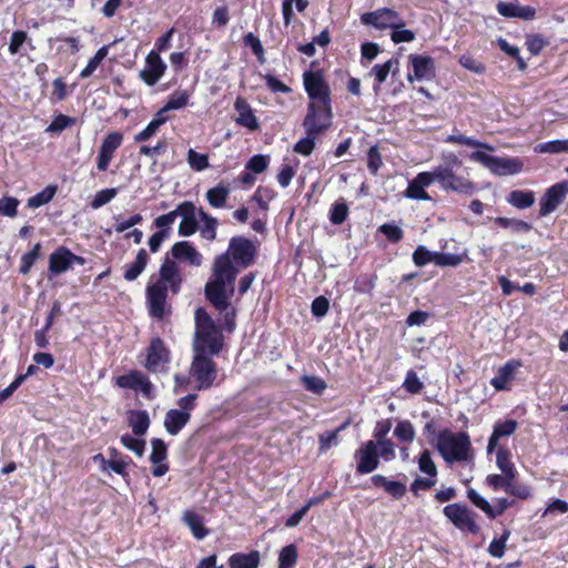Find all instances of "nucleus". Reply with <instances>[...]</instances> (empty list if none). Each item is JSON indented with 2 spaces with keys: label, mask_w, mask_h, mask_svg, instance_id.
Returning <instances> with one entry per match:
<instances>
[{
  "label": "nucleus",
  "mask_w": 568,
  "mask_h": 568,
  "mask_svg": "<svg viewBox=\"0 0 568 568\" xmlns=\"http://www.w3.org/2000/svg\"><path fill=\"white\" fill-rule=\"evenodd\" d=\"M256 255V246L250 239L233 236L226 251L214 257L211 275L204 286V295L216 311L222 312L230 307L239 273L253 265Z\"/></svg>",
  "instance_id": "f257e3e1"
},
{
  "label": "nucleus",
  "mask_w": 568,
  "mask_h": 568,
  "mask_svg": "<svg viewBox=\"0 0 568 568\" xmlns=\"http://www.w3.org/2000/svg\"><path fill=\"white\" fill-rule=\"evenodd\" d=\"M183 284V275L176 262L168 256L162 261L158 277L152 275L145 288L148 311L151 317L163 320L171 313L166 300L169 293L178 295Z\"/></svg>",
  "instance_id": "f03ea898"
},
{
  "label": "nucleus",
  "mask_w": 568,
  "mask_h": 568,
  "mask_svg": "<svg viewBox=\"0 0 568 568\" xmlns=\"http://www.w3.org/2000/svg\"><path fill=\"white\" fill-rule=\"evenodd\" d=\"M440 159L442 163L430 171L434 182H438L444 191L465 195L474 194L477 190L476 183L467 176L456 174V169L463 165L458 155L454 152H444Z\"/></svg>",
  "instance_id": "7ed1b4c3"
},
{
  "label": "nucleus",
  "mask_w": 568,
  "mask_h": 568,
  "mask_svg": "<svg viewBox=\"0 0 568 568\" xmlns=\"http://www.w3.org/2000/svg\"><path fill=\"white\" fill-rule=\"evenodd\" d=\"M195 333L193 352L199 354L219 355L224 345L222 328L219 327L204 307L194 313Z\"/></svg>",
  "instance_id": "20e7f679"
},
{
  "label": "nucleus",
  "mask_w": 568,
  "mask_h": 568,
  "mask_svg": "<svg viewBox=\"0 0 568 568\" xmlns=\"http://www.w3.org/2000/svg\"><path fill=\"white\" fill-rule=\"evenodd\" d=\"M356 474H371L379 467L381 458L390 462L396 458L395 444L392 439L381 442L367 440L354 453Z\"/></svg>",
  "instance_id": "39448f33"
},
{
  "label": "nucleus",
  "mask_w": 568,
  "mask_h": 568,
  "mask_svg": "<svg viewBox=\"0 0 568 568\" xmlns=\"http://www.w3.org/2000/svg\"><path fill=\"white\" fill-rule=\"evenodd\" d=\"M435 448L448 464L466 462L471 457L470 437L465 432L439 430Z\"/></svg>",
  "instance_id": "423d86ee"
},
{
  "label": "nucleus",
  "mask_w": 568,
  "mask_h": 568,
  "mask_svg": "<svg viewBox=\"0 0 568 568\" xmlns=\"http://www.w3.org/2000/svg\"><path fill=\"white\" fill-rule=\"evenodd\" d=\"M213 356L199 353L193 354L189 375L194 382L195 390H207L214 386L217 378V364L213 361Z\"/></svg>",
  "instance_id": "0eeeda50"
},
{
  "label": "nucleus",
  "mask_w": 568,
  "mask_h": 568,
  "mask_svg": "<svg viewBox=\"0 0 568 568\" xmlns=\"http://www.w3.org/2000/svg\"><path fill=\"white\" fill-rule=\"evenodd\" d=\"M303 84L310 99L308 102L327 106L332 104V90L322 69L305 71L303 73Z\"/></svg>",
  "instance_id": "6e6552de"
},
{
  "label": "nucleus",
  "mask_w": 568,
  "mask_h": 568,
  "mask_svg": "<svg viewBox=\"0 0 568 568\" xmlns=\"http://www.w3.org/2000/svg\"><path fill=\"white\" fill-rule=\"evenodd\" d=\"M333 109L332 104H318L314 102L307 103L306 115L303 120L305 132L320 136L325 133L332 125Z\"/></svg>",
  "instance_id": "1a4fd4ad"
},
{
  "label": "nucleus",
  "mask_w": 568,
  "mask_h": 568,
  "mask_svg": "<svg viewBox=\"0 0 568 568\" xmlns=\"http://www.w3.org/2000/svg\"><path fill=\"white\" fill-rule=\"evenodd\" d=\"M473 162L480 163L495 175L517 174L523 170V162L519 159L499 158L487 154L483 151H474L469 154Z\"/></svg>",
  "instance_id": "9d476101"
},
{
  "label": "nucleus",
  "mask_w": 568,
  "mask_h": 568,
  "mask_svg": "<svg viewBox=\"0 0 568 568\" xmlns=\"http://www.w3.org/2000/svg\"><path fill=\"white\" fill-rule=\"evenodd\" d=\"M444 516L460 531L478 535L479 525L476 523L477 514L460 503L449 504L443 509Z\"/></svg>",
  "instance_id": "9b49d317"
},
{
  "label": "nucleus",
  "mask_w": 568,
  "mask_h": 568,
  "mask_svg": "<svg viewBox=\"0 0 568 568\" xmlns=\"http://www.w3.org/2000/svg\"><path fill=\"white\" fill-rule=\"evenodd\" d=\"M361 22L365 26H373L378 30L399 29L406 26L399 13L390 8L365 12L361 16Z\"/></svg>",
  "instance_id": "f8f14e48"
},
{
  "label": "nucleus",
  "mask_w": 568,
  "mask_h": 568,
  "mask_svg": "<svg viewBox=\"0 0 568 568\" xmlns=\"http://www.w3.org/2000/svg\"><path fill=\"white\" fill-rule=\"evenodd\" d=\"M568 195V181L556 183L548 187L539 200V216L544 217L555 212Z\"/></svg>",
  "instance_id": "ddd939ff"
},
{
  "label": "nucleus",
  "mask_w": 568,
  "mask_h": 568,
  "mask_svg": "<svg viewBox=\"0 0 568 568\" xmlns=\"http://www.w3.org/2000/svg\"><path fill=\"white\" fill-rule=\"evenodd\" d=\"M408 63L412 67L413 73L407 74L408 82L430 81L436 75L435 60L425 54L412 53L408 55Z\"/></svg>",
  "instance_id": "4468645a"
},
{
  "label": "nucleus",
  "mask_w": 568,
  "mask_h": 568,
  "mask_svg": "<svg viewBox=\"0 0 568 568\" xmlns=\"http://www.w3.org/2000/svg\"><path fill=\"white\" fill-rule=\"evenodd\" d=\"M171 359V352L159 336L152 337L146 348V361L144 367L152 373L160 371Z\"/></svg>",
  "instance_id": "2eb2a0df"
},
{
  "label": "nucleus",
  "mask_w": 568,
  "mask_h": 568,
  "mask_svg": "<svg viewBox=\"0 0 568 568\" xmlns=\"http://www.w3.org/2000/svg\"><path fill=\"white\" fill-rule=\"evenodd\" d=\"M123 142V134L120 131H112L103 139L97 159V168L99 171L104 172L108 170L114 152L121 146Z\"/></svg>",
  "instance_id": "dca6fc26"
},
{
  "label": "nucleus",
  "mask_w": 568,
  "mask_h": 568,
  "mask_svg": "<svg viewBox=\"0 0 568 568\" xmlns=\"http://www.w3.org/2000/svg\"><path fill=\"white\" fill-rule=\"evenodd\" d=\"M166 64L158 52L152 50L145 58V67L140 71V79L148 85H155L164 75Z\"/></svg>",
  "instance_id": "f3484780"
},
{
  "label": "nucleus",
  "mask_w": 568,
  "mask_h": 568,
  "mask_svg": "<svg viewBox=\"0 0 568 568\" xmlns=\"http://www.w3.org/2000/svg\"><path fill=\"white\" fill-rule=\"evenodd\" d=\"M197 215L199 210L193 202L183 201L178 205V216L182 217L179 225L181 236H191L199 230Z\"/></svg>",
  "instance_id": "a211bd4d"
},
{
  "label": "nucleus",
  "mask_w": 568,
  "mask_h": 568,
  "mask_svg": "<svg viewBox=\"0 0 568 568\" xmlns=\"http://www.w3.org/2000/svg\"><path fill=\"white\" fill-rule=\"evenodd\" d=\"M115 385L123 389L141 390L149 396L152 390V383L140 371H130L128 374L120 375L115 378Z\"/></svg>",
  "instance_id": "6ab92c4d"
},
{
  "label": "nucleus",
  "mask_w": 568,
  "mask_h": 568,
  "mask_svg": "<svg viewBox=\"0 0 568 568\" xmlns=\"http://www.w3.org/2000/svg\"><path fill=\"white\" fill-rule=\"evenodd\" d=\"M434 182L430 171L418 173L407 185L405 196L412 200L429 201L430 196L425 191Z\"/></svg>",
  "instance_id": "aec40b11"
},
{
  "label": "nucleus",
  "mask_w": 568,
  "mask_h": 568,
  "mask_svg": "<svg viewBox=\"0 0 568 568\" xmlns=\"http://www.w3.org/2000/svg\"><path fill=\"white\" fill-rule=\"evenodd\" d=\"M151 446L150 462L154 465L152 475L154 477H162L169 471V464L165 463L168 458V446L161 438H152Z\"/></svg>",
  "instance_id": "412c9836"
},
{
  "label": "nucleus",
  "mask_w": 568,
  "mask_h": 568,
  "mask_svg": "<svg viewBox=\"0 0 568 568\" xmlns=\"http://www.w3.org/2000/svg\"><path fill=\"white\" fill-rule=\"evenodd\" d=\"M234 110L239 114L235 119L237 125L246 128L250 131H256L260 129L258 120L246 99L237 97L234 102Z\"/></svg>",
  "instance_id": "4be33fe9"
},
{
  "label": "nucleus",
  "mask_w": 568,
  "mask_h": 568,
  "mask_svg": "<svg viewBox=\"0 0 568 568\" xmlns=\"http://www.w3.org/2000/svg\"><path fill=\"white\" fill-rule=\"evenodd\" d=\"M171 254L174 260L185 261L193 266H200L203 260L202 254L187 241L173 244Z\"/></svg>",
  "instance_id": "5701e85b"
},
{
  "label": "nucleus",
  "mask_w": 568,
  "mask_h": 568,
  "mask_svg": "<svg viewBox=\"0 0 568 568\" xmlns=\"http://www.w3.org/2000/svg\"><path fill=\"white\" fill-rule=\"evenodd\" d=\"M523 363L519 359H510L506 362L491 378L490 384L496 390L508 389V383L514 379L515 372L521 367Z\"/></svg>",
  "instance_id": "b1692460"
},
{
  "label": "nucleus",
  "mask_w": 568,
  "mask_h": 568,
  "mask_svg": "<svg viewBox=\"0 0 568 568\" xmlns=\"http://www.w3.org/2000/svg\"><path fill=\"white\" fill-rule=\"evenodd\" d=\"M71 268L70 250L67 246H59L49 256L48 272L50 276L60 275Z\"/></svg>",
  "instance_id": "393cba45"
},
{
  "label": "nucleus",
  "mask_w": 568,
  "mask_h": 568,
  "mask_svg": "<svg viewBox=\"0 0 568 568\" xmlns=\"http://www.w3.org/2000/svg\"><path fill=\"white\" fill-rule=\"evenodd\" d=\"M190 419L191 414L189 412L171 408L165 413L163 425L170 435L176 436L187 425Z\"/></svg>",
  "instance_id": "a878e982"
},
{
  "label": "nucleus",
  "mask_w": 568,
  "mask_h": 568,
  "mask_svg": "<svg viewBox=\"0 0 568 568\" xmlns=\"http://www.w3.org/2000/svg\"><path fill=\"white\" fill-rule=\"evenodd\" d=\"M369 480L374 487L383 488L394 499H400L407 493V487L404 483L390 480L381 474L373 475Z\"/></svg>",
  "instance_id": "bb28decb"
},
{
  "label": "nucleus",
  "mask_w": 568,
  "mask_h": 568,
  "mask_svg": "<svg viewBox=\"0 0 568 568\" xmlns=\"http://www.w3.org/2000/svg\"><path fill=\"white\" fill-rule=\"evenodd\" d=\"M518 427V423L515 419H506L498 422L494 425L493 433L488 438L487 453L491 454L497 447L498 442L501 437L513 435Z\"/></svg>",
  "instance_id": "cd10ccee"
},
{
  "label": "nucleus",
  "mask_w": 568,
  "mask_h": 568,
  "mask_svg": "<svg viewBox=\"0 0 568 568\" xmlns=\"http://www.w3.org/2000/svg\"><path fill=\"white\" fill-rule=\"evenodd\" d=\"M150 261L149 254L144 248H140L134 261L124 266L123 277L128 282L135 281L145 270Z\"/></svg>",
  "instance_id": "c85d7f7f"
},
{
  "label": "nucleus",
  "mask_w": 568,
  "mask_h": 568,
  "mask_svg": "<svg viewBox=\"0 0 568 568\" xmlns=\"http://www.w3.org/2000/svg\"><path fill=\"white\" fill-rule=\"evenodd\" d=\"M260 552L257 550H251L250 552H235L229 558L230 568H258L260 565Z\"/></svg>",
  "instance_id": "c756f323"
},
{
  "label": "nucleus",
  "mask_w": 568,
  "mask_h": 568,
  "mask_svg": "<svg viewBox=\"0 0 568 568\" xmlns=\"http://www.w3.org/2000/svg\"><path fill=\"white\" fill-rule=\"evenodd\" d=\"M128 422L135 436H143L149 429L150 416L146 410L133 409L128 413Z\"/></svg>",
  "instance_id": "7c9ffc66"
},
{
  "label": "nucleus",
  "mask_w": 568,
  "mask_h": 568,
  "mask_svg": "<svg viewBox=\"0 0 568 568\" xmlns=\"http://www.w3.org/2000/svg\"><path fill=\"white\" fill-rule=\"evenodd\" d=\"M183 521L191 529L192 535L197 540L205 538L210 532V530L204 526L203 518L193 510L184 511Z\"/></svg>",
  "instance_id": "2f4dec72"
},
{
  "label": "nucleus",
  "mask_w": 568,
  "mask_h": 568,
  "mask_svg": "<svg viewBox=\"0 0 568 568\" xmlns=\"http://www.w3.org/2000/svg\"><path fill=\"white\" fill-rule=\"evenodd\" d=\"M230 187L229 185L220 182L214 187H211L206 191V200L209 204L214 209H222L226 205L227 199L230 196Z\"/></svg>",
  "instance_id": "473e14b6"
},
{
  "label": "nucleus",
  "mask_w": 568,
  "mask_h": 568,
  "mask_svg": "<svg viewBox=\"0 0 568 568\" xmlns=\"http://www.w3.org/2000/svg\"><path fill=\"white\" fill-rule=\"evenodd\" d=\"M394 64H397V57H393L384 63L375 64L369 74L374 75V92L378 93L381 84L384 83L393 70Z\"/></svg>",
  "instance_id": "72a5a7b5"
},
{
  "label": "nucleus",
  "mask_w": 568,
  "mask_h": 568,
  "mask_svg": "<svg viewBox=\"0 0 568 568\" xmlns=\"http://www.w3.org/2000/svg\"><path fill=\"white\" fill-rule=\"evenodd\" d=\"M496 464L500 471L508 478L516 477L517 471L511 462V453L507 447L499 446L496 448Z\"/></svg>",
  "instance_id": "f704fd0d"
},
{
  "label": "nucleus",
  "mask_w": 568,
  "mask_h": 568,
  "mask_svg": "<svg viewBox=\"0 0 568 568\" xmlns=\"http://www.w3.org/2000/svg\"><path fill=\"white\" fill-rule=\"evenodd\" d=\"M199 217L203 222V225L200 229L201 236L210 242L216 240V230L219 225L217 219L207 214L202 207L199 209Z\"/></svg>",
  "instance_id": "c9c22d12"
},
{
  "label": "nucleus",
  "mask_w": 568,
  "mask_h": 568,
  "mask_svg": "<svg viewBox=\"0 0 568 568\" xmlns=\"http://www.w3.org/2000/svg\"><path fill=\"white\" fill-rule=\"evenodd\" d=\"M507 202L519 210L530 207L535 203L532 191L514 190L507 196Z\"/></svg>",
  "instance_id": "e433bc0d"
},
{
  "label": "nucleus",
  "mask_w": 568,
  "mask_h": 568,
  "mask_svg": "<svg viewBox=\"0 0 568 568\" xmlns=\"http://www.w3.org/2000/svg\"><path fill=\"white\" fill-rule=\"evenodd\" d=\"M349 425V420L347 419L341 426H338L334 430H326L318 436V453L323 454L327 452L333 445H337L338 443V434L344 430Z\"/></svg>",
  "instance_id": "4c0bfd02"
},
{
  "label": "nucleus",
  "mask_w": 568,
  "mask_h": 568,
  "mask_svg": "<svg viewBox=\"0 0 568 568\" xmlns=\"http://www.w3.org/2000/svg\"><path fill=\"white\" fill-rule=\"evenodd\" d=\"M58 192V185L49 184L42 191L28 199L27 205L31 209H38L52 201Z\"/></svg>",
  "instance_id": "58836bf2"
},
{
  "label": "nucleus",
  "mask_w": 568,
  "mask_h": 568,
  "mask_svg": "<svg viewBox=\"0 0 568 568\" xmlns=\"http://www.w3.org/2000/svg\"><path fill=\"white\" fill-rule=\"evenodd\" d=\"M41 243H36L30 251L24 253L20 260L19 272L23 275L30 273L34 263L41 257Z\"/></svg>",
  "instance_id": "ea45409f"
},
{
  "label": "nucleus",
  "mask_w": 568,
  "mask_h": 568,
  "mask_svg": "<svg viewBox=\"0 0 568 568\" xmlns=\"http://www.w3.org/2000/svg\"><path fill=\"white\" fill-rule=\"evenodd\" d=\"M297 559V547L294 544L286 545L280 550L277 568H294Z\"/></svg>",
  "instance_id": "a19ab883"
},
{
  "label": "nucleus",
  "mask_w": 568,
  "mask_h": 568,
  "mask_svg": "<svg viewBox=\"0 0 568 568\" xmlns=\"http://www.w3.org/2000/svg\"><path fill=\"white\" fill-rule=\"evenodd\" d=\"M445 142L452 143V144H459V145H466V146H470V148L494 151V148L490 144H488L486 142L478 141L470 136H466L464 134H450L445 139Z\"/></svg>",
  "instance_id": "79ce46f5"
},
{
  "label": "nucleus",
  "mask_w": 568,
  "mask_h": 568,
  "mask_svg": "<svg viewBox=\"0 0 568 568\" xmlns=\"http://www.w3.org/2000/svg\"><path fill=\"white\" fill-rule=\"evenodd\" d=\"M348 205L346 204L344 199H339L334 202L329 210V221L334 225L343 224L348 217Z\"/></svg>",
  "instance_id": "37998d69"
},
{
  "label": "nucleus",
  "mask_w": 568,
  "mask_h": 568,
  "mask_svg": "<svg viewBox=\"0 0 568 568\" xmlns=\"http://www.w3.org/2000/svg\"><path fill=\"white\" fill-rule=\"evenodd\" d=\"M494 223L503 229L510 227L516 233H527L531 230V224L518 219L498 216L494 219Z\"/></svg>",
  "instance_id": "c03bdc74"
},
{
  "label": "nucleus",
  "mask_w": 568,
  "mask_h": 568,
  "mask_svg": "<svg viewBox=\"0 0 568 568\" xmlns=\"http://www.w3.org/2000/svg\"><path fill=\"white\" fill-rule=\"evenodd\" d=\"M293 4H295L298 12H304L308 7L307 0H283L282 13L285 26H290L294 18Z\"/></svg>",
  "instance_id": "a18cd8bd"
},
{
  "label": "nucleus",
  "mask_w": 568,
  "mask_h": 568,
  "mask_svg": "<svg viewBox=\"0 0 568 568\" xmlns=\"http://www.w3.org/2000/svg\"><path fill=\"white\" fill-rule=\"evenodd\" d=\"M277 195L276 191L270 186H263V185H260L253 196H252V200L255 201L258 205V207L262 210V211H267L268 210V202H271L272 200L275 199V196Z\"/></svg>",
  "instance_id": "49530a36"
},
{
  "label": "nucleus",
  "mask_w": 568,
  "mask_h": 568,
  "mask_svg": "<svg viewBox=\"0 0 568 568\" xmlns=\"http://www.w3.org/2000/svg\"><path fill=\"white\" fill-rule=\"evenodd\" d=\"M243 44L251 49L260 63L265 62V51L258 37L253 32H248L243 37Z\"/></svg>",
  "instance_id": "de8ad7c7"
},
{
  "label": "nucleus",
  "mask_w": 568,
  "mask_h": 568,
  "mask_svg": "<svg viewBox=\"0 0 568 568\" xmlns=\"http://www.w3.org/2000/svg\"><path fill=\"white\" fill-rule=\"evenodd\" d=\"M77 119L62 113H59L53 118L51 123L47 126L45 132L48 133H61L63 130L74 125Z\"/></svg>",
  "instance_id": "09e8293b"
},
{
  "label": "nucleus",
  "mask_w": 568,
  "mask_h": 568,
  "mask_svg": "<svg viewBox=\"0 0 568 568\" xmlns=\"http://www.w3.org/2000/svg\"><path fill=\"white\" fill-rule=\"evenodd\" d=\"M190 99V94L185 90L175 91L170 94L165 105L163 106V111L171 110H180L187 105Z\"/></svg>",
  "instance_id": "8fccbe9b"
},
{
  "label": "nucleus",
  "mask_w": 568,
  "mask_h": 568,
  "mask_svg": "<svg viewBox=\"0 0 568 568\" xmlns=\"http://www.w3.org/2000/svg\"><path fill=\"white\" fill-rule=\"evenodd\" d=\"M536 152L539 153H568V140H552L544 143H539L535 148Z\"/></svg>",
  "instance_id": "3c124183"
},
{
  "label": "nucleus",
  "mask_w": 568,
  "mask_h": 568,
  "mask_svg": "<svg viewBox=\"0 0 568 568\" xmlns=\"http://www.w3.org/2000/svg\"><path fill=\"white\" fill-rule=\"evenodd\" d=\"M394 436L404 443L410 444L415 438V429L409 420H400L394 429Z\"/></svg>",
  "instance_id": "603ef678"
},
{
  "label": "nucleus",
  "mask_w": 568,
  "mask_h": 568,
  "mask_svg": "<svg viewBox=\"0 0 568 568\" xmlns=\"http://www.w3.org/2000/svg\"><path fill=\"white\" fill-rule=\"evenodd\" d=\"M304 388L313 394L322 395L327 387L326 382L320 376L304 375L301 378Z\"/></svg>",
  "instance_id": "864d4df0"
},
{
  "label": "nucleus",
  "mask_w": 568,
  "mask_h": 568,
  "mask_svg": "<svg viewBox=\"0 0 568 568\" xmlns=\"http://www.w3.org/2000/svg\"><path fill=\"white\" fill-rule=\"evenodd\" d=\"M418 468L422 473L427 476L435 478L438 474L437 467L432 458V454L428 449H424L418 457Z\"/></svg>",
  "instance_id": "5fc2aeb1"
},
{
  "label": "nucleus",
  "mask_w": 568,
  "mask_h": 568,
  "mask_svg": "<svg viewBox=\"0 0 568 568\" xmlns=\"http://www.w3.org/2000/svg\"><path fill=\"white\" fill-rule=\"evenodd\" d=\"M306 133V136L305 138H302L300 139L295 144H294V152L301 154V155H304V156H308L312 154V152L314 151L315 149V140L318 138L317 135L315 134H311L310 132H305Z\"/></svg>",
  "instance_id": "6e6d98bb"
},
{
  "label": "nucleus",
  "mask_w": 568,
  "mask_h": 568,
  "mask_svg": "<svg viewBox=\"0 0 568 568\" xmlns=\"http://www.w3.org/2000/svg\"><path fill=\"white\" fill-rule=\"evenodd\" d=\"M121 444L129 450L133 452L136 456L142 457L145 452V440L135 438L130 434H124L120 438Z\"/></svg>",
  "instance_id": "4d7b16f0"
},
{
  "label": "nucleus",
  "mask_w": 568,
  "mask_h": 568,
  "mask_svg": "<svg viewBox=\"0 0 568 568\" xmlns=\"http://www.w3.org/2000/svg\"><path fill=\"white\" fill-rule=\"evenodd\" d=\"M187 163L191 169L196 172H201L210 165L209 156L206 154L199 153L193 149L187 151Z\"/></svg>",
  "instance_id": "13d9d810"
},
{
  "label": "nucleus",
  "mask_w": 568,
  "mask_h": 568,
  "mask_svg": "<svg viewBox=\"0 0 568 568\" xmlns=\"http://www.w3.org/2000/svg\"><path fill=\"white\" fill-rule=\"evenodd\" d=\"M436 252L427 250L423 245H418L413 253V262L416 266L422 267L428 263L435 264Z\"/></svg>",
  "instance_id": "bf43d9fd"
},
{
  "label": "nucleus",
  "mask_w": 568,
  "mask_h": 568,
  "mask_svg": "<svg viewBox=\"0 0 568 568\" xmlns=\"http://www.w3.org/2000/svg\"><path fill=\"white\" fill-rule=\"evenodd\" d=\"M467 497L477 508L484 511L488 518L494 519L493 506L474 488L467 490Z\"/></svg>",
  "instance_id": "052dcab7"
},
{
  "label": "nucleus",
  "mask_w": 568,
  "mask_h": 568,
  "mask_svg": "<svg viewBox=\"0 0 568 568\" xmlns=\"http://www.w3.org/2000/svg\"><path fill=\"white\" fill-rule=\"evenodd\" d=\"M162 126L161 120H151L148 125L133 138L135 143H143L154 136Z\"/></svg>",
  "instance_id": "680f3d73"
},
{
  "label": "nucleus",
  "mask_w": 568,
  "mask_h": 568,
  "mask_svg": "<svg viewBox=\"0 0 568 568\" xmlns=\"http://www.w3.org/2000/svg\"><path fill=\"white\" fill-rule=\"evenodd\" d=\"M403 387L409 394H419L424 388V384L417 376V373L413 369H409L406 373Z\"/></svg>",
  "instance_id": "e2e57ef3"
},
{
  "label": "nucleus",
  "mask_w": 568,
  "mask_h": 568,
  "mask_svg": "<svg viewBox=\"0 0 568 568\" xmlns=\"http://www.w3.org/2000/svg\"><path fill=\"white\" fill-rule=\"evenodd\" d=\"M378 232L386 236L390 243H398L404 237L403 230L394 223H384L378 227Z\"/></svg>",
  "instance_id": "0e129e2a"
},
{
  "label": "nucleus",
  "mask_w": 568,
  "mask_h": 568,
  "mask_svg": "<svg viewBox=\"0 0 568 568\" xmlns=\"http://www.w3.org/2000/svg\"><path fill=\"white\" fill-rule=\"evenodd\" d=\"M268 163V156L256 154L250 158V160L246 162L245 170L251 171L254 174H261L266 171Z\"/></svg>",
  "instance_id": "69168bd1"
},
{
  "label": "nucleus",
  "mask_w": 568,
  "mask_h": 568,
  "mask_svg": "<svg viewBox=\"0 0 568 568\" xmlns=\"http://www.w3.org/2000/svg\"><path fill=\"white\" fill-rule=\"evenodd\" d=\"M510 536L509 530H505L499 538L491 540L488 547V552L495 558H501L505 554L506 542Z\"/></svg>",
  "instance_id": "338daca9"
},
{
  "label": "nucleus",
  "mask_w": 568,
  "mask_h": 568,
  "mask_svg": "<svg viewBox=\"0 0 568 568\" xmlns=\"http://www.w3.org/2000/svg\"><path fill=\"white\" fill-rule=\"evenodd\" d=\"M383 165V159L378 146L372 145L367 152V169L372 175H376L381 166Z\"/></svg>",
  "instance_id": "774afa93"
}]
</instances>
